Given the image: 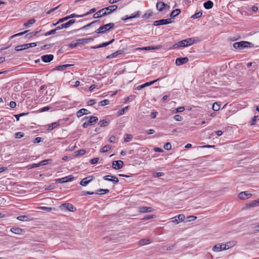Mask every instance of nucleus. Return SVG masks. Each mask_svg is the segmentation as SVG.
<instances>
[{"instance_id": "4", "label": "nucleus", "mask_w": 259, "mask_h": 259, "mask_svg": "<svg viewBox=\"0 0 259 259\" xmlns=\"http://www.w3.org/2000/svg\"><path fill=\"white\" fill-rule=\"evenodd\" d=\"M172 22L171 18H168L166 19H160L154 22L153 25L154 26H159L162 25H166L170 24Z\"/></svg>"}, {"instance_id": "16", "label": "nucleus", "mask_w": 259, "mask_h": 259, "mask_svg": "<svg viewBox=\"0 0 259 259\" xmlns=\"http://www.w3.org/2000/svg\"><path fill=\"white\" fill-rule=\"evenodd\" d=\"M42 61L45 63H49L52 61L54 59V56L52 54L45 55L41 57Z\"/></svg>"}, {"instance_id": "24", "label": "nucleus", "mask_w": 259, "mask_h": 259, "mask_svg": "<svg viewBox=\"0 0 259 259\" xmlns=\"http://www.w3.org/2000/svg\"><path fill=\"white\" fill-rule=\"evenodd\" d=\"M213 3L211 1H208L203 4V6L206 9H210L212 8Z\"/></svg>"}, {"instance_id": "18", "label": "nucleus", "mask_w": 259, "mask_h": 259, "mask_svg": "<svg viewBox=\"0 0 259 259\" xmlns=\"http://www.w3.org/2000/svg\"><path fill=\"white\" fill-rule=\"evenodd\" d=\"M153 210V208L151 207L144 206L139 207V211L141 213L150 212Z\"/></svg>"}, {"instance_id": "17", "label": "nucleus", "mask_w": 259, "mask_h": 259, "mask_svg": "<svg viewBox=\"0 0 259 259\" xmlns=\"http://www.w3.org/2000/svg\"><path fill=\"white\" fill-rule=\"evenodd\" d=\"M91 113V112L88 111L87 109L84 108H82L79 110L77 113L76 115L78 117H80L82 116L83 115H87Z\"/></svg>"}, {"instance_id": "40", "label": "nucleus", "mask_w": 259, "mask_h": 259, "mask_svg": "<svg viewBox=\"0 0 259 259\" xmlns=\"http://www.w3.org/2000/svg\"><path fill=\"white\" fill-rule=\"evenodd\" d=\"M164 175H165L164 173L163 172H157L153 173L152 176L154 178H158V177L164 176Z\"/></svg>"}, {"instance_id": "28", "label": "nucleus", "mask_w": 259, "mask_h": 259, "mask_svg": "<svg viewBox=\"0 0 259 259\" xmlns=\"http://www.w3.org/2000/svg\"><path fill=\"white\" fill-rule=\"evenodd\" d=\"M109 192V190L108 189H100L98 190L96 192H95V194H99V195H103L104 194L108 193Z\"/></svg>"}, {"instance_id": "2", "label": "nucleus", "mask_w": 259, "mask_h": 259, "mask_svg": "<svg viewBox=\"0 0 259 259\" xmlns=\"http://www.w3.org/2000/svg\"><path fill=\"white\" fill-rule=\"evenodd\" d=\"M233 46L234 49L241 50L252 48L254 46V44L247 41H241L234 43Z\"/></svg>"}, {"instance_id": "47", "label": "nucleus", "mask_w": 259, "mask_h": 259, "mask_svg": "<svg viewBox=\"0 0 259 259\" xmlns=\"http://www.w3.org/2000/svg\"><path fill=\"white\" fill-rule=\"evenodd\" d=\"M38 31H34V32H30L29 33H28L25 36V37L26 38H30L33 36H35L36 35V34L38 33Z\"/></svg>"}, {"instance_id": "36", "label": "nucleus", "mask_w": 259, "mask_h": 259, "mask_svg": "<svg viewBox=\"0 0 259 259\" xmlns=\"http://www.w3.org/2000/svg\"><path fill=\"white\" fill-rule=\"evenodd\" d=\"M36 45H37L36 43L33 42V43L24 44V45H23V46L24 48V50H25V49H28L29 48L35 47V46H36Z\"/></svg>"}, {"instance_id": "6", "label": "nucleus", "mask_w": 259, "mask_h": 259, "mask_svg": "<svg viewBox=\"0 0 259 259\" xmlns=\"http://www.w3.org/2000/svg\"><path fill=\"white\" fill-rule=\"evenodd\" d=\"M61 209H65L69 211L73 212L76 210L75 207L71 204L69 203H64L60 206Z\"/></svg>"}, {"instance_id": "13", "label": "nucleus", "mask_w": 259, "mask_h": 259, "mask_svg": "<svg viewBox=\"0 0 259 259\" xmlns=\"http://www.w3.org/2000/svg\"><path fill=\"white\" fill-rule=\"evenodd\" d=\"M251 194L248 193L247 191L241 192L238 195L239 198L242 200L248 199L251 197Z\"/></svg>"}, {"instance_id": "35", "label": "nucleus", "mask_w": 259, "mask_h": 259, "mask_svg": "<svg viewBox=\"0 0 259 259\" xmlns=\"http://www.w3.org/2000/svg\"><path fill=\"white\" fill-rule=\"evenodd\" d=\"M85 153V150L84 149H80L75 152V156L77 157L80 155H83Z\"/></svg>"}, {"instance_id": "61", "label": "nucleus", "mask_w": 259, "mask_h": 259, "mask_svg": "<svg viewBox=\"0 0 259 259\" xmlns=\"http://www.w3.org/2000/svg\"><path fill=\"white\" fill-rule=\"evenodd\" d=\"M99 160V158H94L92 159L90 161V162L91 164H96L97 163L98 161Z\"/></svg>"}, {"instance_id": "59", "label": "nucleus", "mask_w": 259, "mask_h": 259, "mask_svg": "<svg viewBox=\"0 0 259 259\" xmlns=\"http://www.w3.org/2000/svg\"><path fill=\"white\" fill-rule=\"evenodd\" d=\"M69 18L68 17V16H66L64 18H61L58 21V23H62L67 20H68Z\"/></svg>"}, {"instance_id": "44", "label": "nucleus", "mask_w": 259, "mask_h": 259, "mask_svg": "<svg viewBox=\"0 0 259 259\" xmlns=\"http://www.w3.org/2000/svg\"><path fill=\"white\" fill-rule=\"evenodd\" d=\"M76 41L77 42L78 45H79L80 44L85 45L87 44L85 38L77 39Z\"/></svg>"}, {"instance_id": "5", "label": "nucleus", "mask_w": 259, "mask_h": 259, "mask_svg": "<svg viewBox=\"0 0 259 259\" xmlns=\"http://www.w3.org/2000/svg\"><path fill=\"white\" fill-rule=\"evenodd\" d=\"M74 179L72 175H69L62 178L58 179L56 180L57 183H64L68 182H71Z\"/></svg>"}, {"instance_id": "60", "label": "nucleus", "mask_w": 259, "mask_h": 259, "mask_svg": "<svg viewBox=\"0 0 259 259\" xmlns=\"http://www.w3.org/2000/svg\"><path fill=\"white\" fill-rule=\"evenodd\" d=\"M78 45L77 44V41L75 43H71L69 44L68 47L71 49H73L77 47Z\"/></svg>"}, {"instance_id": "56", "label": "nucleus", "mask_w": 259, "mask_h": 259, "mask_svg": "<svg viewBox=\"0 0 259 259\" xmlns=\"http://www.w3.org/2000/svg\"><path fill=\"white\" fill-rule=\"evenodd\" d=\"M174 119L176 120V121H182L183 120V117L182 116L180 115H176L174 117Z\"/></svg>"}, {"instance_id": "51", "label": "nucleus", "mask_w": 259, "mask_h": 259, "mask_svg": "<svg viewBox=\"0 0 259 259\" xmlns=\"http://www.w3.org/2000/svg\"><path fill=\"white\" fill-rule=\"evenodd\" d=\"M163 147L165 150H169L171 149V145L169 142H167L164 144Z\"/></svg>"}, {"instance_id": "58", "label": "nucleus", "mask_w": 259, "mask_h": 259, "mask_svg": "<svg viewBox=\"0 0 259 259\" xmlns=\"http://www.w3.org/2000/svg\"><path fill=\"white\" fill-rule=\"evenodd\" d=\"M28 31V30H26V31H24L23 32H20V33H17L16 34H14V35H12L11 36V37L13 38V37H16V36H20V35H23L24 34L27 33Z\"/></svg>"}, {"instance_id": "38", "label": "nucleus", "mask_w": 259, "mask_h": 259, "mask_svg": "<svg viewBox=\"0 0 259 259\" xmlns=\"http://www.w3.org/2000/svg\"><path fill=\"white\" fill-rule=\"evenodd\" d=\"M202 12L200 11V12L195 13L194 15H193L191 16V18L193 19H197V18L201 17L202 16Z\"/></svg>"}, {"instance_id": "20", "label": "nucleus", "mask_w": 259, "mask_h": 259, "mask_svg": "<svg viewBox=\"0 0 259 259\" xmlns=\"http://www.w3.org/2000/svg\"><path fill=\"white\" fill-rule=\"evenodd\" d=\"M11 231L16 234L20 235L23 234V232L24 231L23 229L19 228H16V227H13L11 229Z\"/></svg>"}, {"instance_id": "10", "label": "nucleus", "mask_w": 259, "mask_h": 259, "mask_svg": "<svg viewBox=\"0 0 259 259\" xmlns=\"http://www.w3.org/2000/svg\"><path fill=\"white\" fill-rule=\"evenodd\" d=\"M103 179L106 181L112 182L114 184H116L119 181L118 179L114 176H105L103 177Z\"/></svg>"}, {"instance_id": "30", "label": "nucleus", "mask_w": 259, "mask_h": 259, "mask_svg": "<svg viewBox=\"0 0 259 259\" xmlns=\"http://www.w3.org/2000/svg\"><path fill=\"white\" fill-rule=\"evenodd\" d=\"M180 12H181V10L179 9H177L176 10H174L171 12V13L170 14V17L171 18H174L175 17L178 15Z\"/></svg>"}, {"instance_id": "62", "label": "nucleus", "mask_w": 259, "mask_h": 259, "mask_svg": "<svg viewBox=\"0 0 259 259\" xmlns=\"http://www.w3.org/2000/svg\"><path fill=\"white\" fill-rule=\"evenodd\" d=\"M15 50L16 51H20L23 50H24V48H23V45L16 46L15 47Z\"/></svg>"}, {"instance_id": "11", "label": "nucleus", "mask_w": 259, "mask_h": 259, "mask_svg": "<svg viewBox=\"0 0 259 259\" xmlns=\"http://www.w3.org/2000/svg\"><path fill=\"white\" fill-rule=\"evenodd\" d=\"M123 162L120 160L113 161L112 162V167L115 169H119L122 167Z\"/></svg>"}, {"instance_id": "45", "label": "nucleus", "mask_w": 259, "mask_h": 259, "mask_svg": "<svg viewBox=\"0 0 259 259\" xmlns=\"http://www.w3.org/2000/svg\"><path fill=\"white\" fill-rule=\"evenodd\" d=\"M111 149V146L109 145H105L104 146L102 150H101V152H106L110 150Z\"/></svg>"}, {"instance_id": "37", "label": "nucleus", "mask_w": 259, "mask_h": 259, "mask_svg": "<svg viewBox=\"0 0 259 259\" xmlns=\"http://www.w3.org/2000/svg\"><path fill=\"white\" fill-rule=\"evenodd\" d=\"M160 48H161V47L160 46H157L144 47L143 48V50H155V49L158 50Z\"/></svg>"}, {"instance_id": "3", "label": "nucleus", "mask_w": 259, "mask_h": 259, "mask_svg": "<svg viewBox=\"0 0 259 259\" xmlns=\"http://www.w3.org/2000/svg\"><path fill=\"white\" fill-rule=\"evenodd\" d=\"M114 26H115V24L113 23H110L106 24L105 25H104L100 27L99 28H98L95 31V32L97 33L104 34V33H106L107 31L113 28Z\"/></svg>"}, {"instance_id": "31", "label": "nucleus", "mask_w": 259, "mask_h": 259, "mask_svg": "<svg viewBox=\"0 0 259 259\" xmlns=\"http://www.w3.org/2000/svg\"><path fill=\"white\" fill-rule=\"evenodd\" d=\"M220 107H221L220 103V102H215L214 103H213L212 108L214 111H217L220 110Z\"/></svg>"}, {"instance_id": "26", "label": "nucleus", "mask_w": 259, "mask_h": 259, "mask_svg": "<svg viewBox=\"0 0 259 259\" xmlns=\"http://www.w3.org/2000/svg\"><path fill=\"white\" fill-rule=\"evenodd\" d=\"M139 16H140V12L138 11L137 12V13L135 15H132V16H131L130 17L126 16L125 18H122L121 19L123 21H125V20H127L128 19H132L133 18H138V17H139Z\"/></svg>"}, {"instance_id": "55", "label": "nucleus", "mask_w": 259, "mask_h": 259, "mask_svg": "<svg viewBox=\"0 0 259 259\" xmlns=\"http://www.w3.org/2000/svg\"><path fill=\"white\" fill-rule=\"evenodd\" d=\"M50 109H51V107L46 106V107H44L40 109L39 111L40 112H43L45 111H47L50 110Z\"/></svg>"}, {"instance_id": "23", "label": "nucleus", "mask_w": 259, "mask_h": 259, "mask_svg": "<svg viewBox=\"0 0 259 259\" xmlns=\"http://www.w3.org/2000/svg\"><path fill=\"white\" fill-rule=\"evenodd\" d=\"M72 66L71 64H64L62 65H59L57 66L54 69V70H60L62 71L63 70H65L66 68H67L69 66Z\"/></svg>"}, {"instance_id": "12", "label": "nucleus", "mask_w": 259, "mask_h": 259, "mask_svg": "<svg viewBox=\"0 0 259 259\" xmlns=\"http://www.w3.org/2000/svg\"><path fill=\"white\" fill-rule=\"evenodd\" d=\"M94 179L93 176H89L83 179L80 182V185L82 186H86Z\"/></svg>"}, {"instance_id": "19", "label": "nucleus", "mask_w": 259, "mask_h": 259, "mask_svg": "<svg viewBox=\"0 0 259 259\" xmlns=\"http://www.w3.org/2000/svg\"><path fill=\"white\" fill-rule=\"evenodd\" d=\"M123 53V51L122 50H118L117 51L108 56L107 58L110 59L117 57L118 56L122 55Z\"/></svg>"}, {"instance_id": "52", "label": "nucleus", "mask_w": 259, "mask_h": 259, "mask_svg": "<svg viewBox=\"0 0 259 259\" xmlns=\"http://www.w3.org/2000/svg\"><path fill=\"white\" fill-rule=\"evenodd\" d=\"M128 108V106H126L125 107L122 108L120 110H119L118 112V115H121L123 114L126 110H127Z\"/></svg>"}, {"instance_id": "25", "label": "nucleus", "mask_w": 259, "mask_h": 259, "mask_svg": "<svg viewBox=\"0 0 259 259\" xmlns=\"http://www.w3.org/2000/svg\"><path fill=\"white\" fill-rule=\"evenodd\" d=\"M36 22V20L32 18L29 19L26 23L24 24V26L25 28H28L31 26L32 24H33Z\"/></svg>"}, {"instance_id": "22", "label": "nucleus", "mask_w": 259, "mask_h": 259, "mask_svg": "<svg viewBox=\"0 0 259 259\" xmlns=\"http://www.w3.org/2000/svg\"><path fill=\"white\" fill-rule=\"evenodd\" d=\"M60 125V122L58 121L52 123L48 125V130L51 131Z\"/></svg>"}, {"instance_id": "29", "label": "nucleus", "mask_w": 259, "mask_h": 259, "mask_svg": "<svg viewBox=\"0 0 259 259\" xmlns=\"http://www.w3.org/2000/svg\"><path fill=\"white\" fill-rule=\"evenodd\" d=\"M109 123V120L106 119H103L99 121L98 124L101 127H104L107 126Z\"/></svg>"}, {"instance_id": "42", "label": "nucleus", "mask_w": 259, "mask_h": 259, "mask_svg": "<svg viewBox=\"0 0 259 259\" xmlns=\"http://www.w3.org/2000/svg\"><path fill=\"white\" fill-rule=\"evenodd\" d=\"M96 10H96V9L95 8H92L91 10H90L86 13H85L84 14H82V16L83 17L87 16H88V15H90L91 14L94 13H95L96 11Z\"/></svg>"}, {"instance_id": "43", "label": "nucleus", "mask_w": 259, "mask_h": 259, "mask_svg": "<svg viewBox=\"0 0 259 259\" xmlns=\"http://www.w3.org/2000/svg\"><path fill=\"white\" fill-rule=\"evenodd\" d=\"M162 78L161 77H160V78H157V79L156 80H152V81H151L150 82H146L145 83H144V85H145V87H148V86H149L152 84H153L154 83H155V82L157 81L158 80H159L160 79H161Z\"/></svg>"}, {"instance_id": "32", "label": "nucleus", "mask_w": 259, "mask_h": 259, "mask_svg": "<svg viewBox=\"0 0 259 259\" xmlns=\"http://www.w3.org/2000/svg\"><path fill=\"white\" fill-rule=\"evenodd\" d=\"M17 220L21 221H29L30 219L28 215H20L17 218Z\"/></svg>"}, {"instance_id": "14", "label": "nucleus", "mask_w": 259, "mask_h": 259, "mask_svg": "<svg viewBox=\"0 0 259 259\" xmlns=\"http://www.w3.org/2000/svg\"><path fill=\"white\" fill-rule=\"evenodd\" d=\"M117 9V6L116 5H112L108 7L103 8V9H104V11H106V15L111 14L112 12L115 11Z\"/></svg>"}, {"instance_id": "21", "label": "nucleus", "mask_w": 259, "mask_h": 259, "mask_svg": "<svg viewBox=\"0 0 259 259\" xmlns=\"http://www.w3.org/2000/svg\"><path fill=\"white\" fill-rule=\"evenodd\" d=\"M166 4L163 2H157L156 4V8L158 11L161 12L164 9L166 8Z\"/></svg>"}, {"instance_id": "7", "label": "nucleus", "mask_w": 259, "mask_h": 259, "mask_svg": "<svg viewBox=\"0 0 259 259\" xmlns=\"http://www.w3.org/2000/svg\"><path fill=\"white\" fill-rule=\"evenodd\" d=\"M75 22V20L74 19H71L68 21L67 22L62 24L61 25L56 27V30H60L63 28H67L69 27L70 26L72 25Z\"/></svg>"}, {"instance_id": "8", "label": "nucleus", "mask_w": 259, "mask_h": 259, "mask_svg": "<svg viewBox=\"0 0 259 259\" xmlns=\"http://www.w3.org/2000/svg\"><path fill=\"white\" fill-rule=\"evenodd\" d=\"M230 248V246L226 247V245L223 246V244H218L213 247L212 250L214 251L219 252L222 250L228 249Z\"/></svg>"}, {"instance_id": "46", "label": "nucleus", "mask_w": 259, "mask_h": 259, "mask_svg": "<svg viewBox=\"0 0 259 259\" xmlns=\"http://www.w3.org/2000/svg\"><path fill=\"white\" fill-rule=\"evenodd\" d=\"M110 103L109 100L107 99L103 100L100 102V105L104 106L108 105Z\"/></svg>"}, {"instance_id": "39", "label": "nucleus", "mask_w": 259, "mask_h": 259, "mask_svg": "<svg viewBox=\"0 0 259 259\" xmlns=\"http://www.w3.org/2000/svg\"><path fill=\"white\" fill-rule=\"evenodd\" d=\"M94 26L93 23H92V22H91V23H90L88 24L87 25H84V26H83L81 27V28H79V29H78L75 30V31H78V30H84V29H87L88 28H89V27H92V26Z\"/></svg>"}, {"instance_id": "64", "label": "nucleus", "mask_w": 259, "mask_h": 259, "mask_svg": "<svg viewBox=\"0 0 259 259\" xmlns=\"http://www.w3.org/2000/svg\"><path fill=\"white\" fill-rule=\"evenodd\" d=\"M184 110H185L184 107H180L176 109V111L175 112V113L182 112L184 111Z\"/></svg>"}, {"instance_id": "57", "label": "nucleus", "mask_w": 259, "mask_h": 259, "mask_svg": "<svg viewBox=\"0 0 259 259\" xmlns=\"http://www.w3.org/2000/svg\"><path fill=\"white\" fill-rule=\"evenodd\" d=\"M258 117V115H255L253 118L252 119V120L250 122L251 125H254L256 123V119Z\"/></svg>"}, {"instance_id": "33", "label": "nucleus", "mask_w": 259, "mask_h": 259, "mask_svg": "<svg viewBox=\"0 0 259 259\" xmlns=\"http://www.w3.org/2000/svg\"><path fill=\"white\" fill-rule=\"evenodd\" d=\"M133 138V137L132 135L125 134L124 136V141L125 142H129L132 140Z\"/></svg>"}, {"instance_id": "1", "label": "nucleus", "mask_w": 259, "mask_h": 259, "mask_svg": "<svg viewBox=\"0 0 259 259\" xmlns=\"http://www.w3.org/2000/svg\"><path fill=\"white\" fill-rule=\"evenodd\" d=\"M194 42V39L193 38H189L175 43L170 49H176L180 47H186L193 44Z\"/></svg>"}, {"instance_id": "41", "label": "nucleus", "mask_w": 259, "mask_h": 259, "mask_svg": "<svg viewBox=\"0 0 259 259\" xmlns=\"http://www.w3.org/2000/svg\"><path fill=\"white\" fill-rule=\"evenodd\" d=\"M259 205V199L258 200H253L249 204V206L254 207Z\"/></svg>"}, {"instance_id": "54", "label": "nucleus", "mask_w": 259, "mask_h": 259, "mask_svg": "<svg viewBox=\"0 0 259 259\" xmlns=\"http://www.w3.org/2000/svg\"><path fill=\"white\" fill-rule=\"evenodd\" d=\"M50 160V159H46V160L41 161L39 162H38V165H39V166H42V165H45L48 163V162Z\"/></svg>"}, {"instance_id": "53", "label": "nucleus", "mask_w": 259, "mask_h": 259, "mask_svg": "<svg viewBox=\"0 0 259 259\" xmlns=\"http://www.w3.org/2000/svg\"><path fill=\"white\" fill-rule=\"evenodd\" d=\"M58 30H56V28L54 29H52V30H51L50 31L46 32L45 34V36H48V35H51V34H55L56 31H57Z\"/></svg>"}, {"instance_id": "49", "label": "nucleus", "mask_w": 259, "mask_h": 259, "mask_svg": "<svg viewBox=\"0 0 259 259\" xmlns=\"http://www.w3.org/2000/svg\"><path fill=\"white\" fill-rule=\"evenodd\" d=\"M68 17L69 19L73 18H80L83 17L82 15H77L75 14H72L69 16H68Z\"/></svg>"}, {"instance_id": "15", "label": "nucleus", "mask_w": 259, "mask_h": 259, "mask_svg": "<svg viewBox=\"0 0 259 259\" xmlns=\"http://www.w3.org/2000/svg\"><path fill=\"white\" fill-rule=\"evenodd\" d=\"M106 15V11H104V9H102L101 10H99L97 12L95 13L93 15V18L95 19L96 18H99L105 16Z\"/></svg>"}, {"instance_id": "48", "label": "nucleus", "mask_w": 259, "mask_h": 259, "mask_svg": "<svg viewBox=\"0 0 259 259\" xmlns=\"http://www.w3.org/2000/svg\"><path fill=\"white\" fill-rule=\"evenodd\" d=\"M24 133L22 132H17L15 134V137L16 139H20L24 137Z\"/></svg>"}, {"instance_id": "27", "label": "nucleus", "mask_w": 259, "mask_h": 259, "mask_svg": "<svg viewBox=\"0 0 259 259\" xmlns=\"http://www.w3.org/2000/svg\"><path fill=\"white\" fill-rule=\"evenodd\" d=\"M98 120V118L96 116H90L88 121L91 125L95 124Z\"/></svg>"}, {"instance_id": "34", "label": "nucleus", "mask_w": 259, "mask_h": 259, "mask_svg": "<svg viewBox=\"0 0 259 259\" xmlns=\"http://www.w3.org/2000/svg\"><path fill=\"white\" fill-rule=\"evenodd\" d=\"M150 243V241L149 239H143L139 241V244L140 245H144L146 244H149Z\"/></svg>"}, {"instance_id": "9", "label": "nucleus", "mask_w": 259, "mask_h": 259, "mask_svg": "<svg viewBox=\"0 0 259 259\" xmlns=\"http://www.w3.org/2000/svg\"><path fill=\"white\" fill-rule=\"evenodd\" d=\"M189 61V59L187 57L178 58L176 60V64L177 66L182 65L187 63Z\"/></svg>"}, {"instance_id": "50", "label": "nucleus", "mask_w": 259, "mask_h": 259, "mask_svg": "<svg viewBox=\"0 0 259 259\" xmlns=\"http://www.w3.org/2000/svg\"><path fill=\"white\" fill-rule=\"evenodd\" d=\"M177 217L179 222H183L185 219V216L183 214H179Z\"/></svg>"}, {"instance_id": "63", "label": "nucleus", "mask_w": 259, "mask_h": 259, "mask_svg": "<svg viewBox=\"0 0 259 259\" xmlns=\"http://www.w3.org/2000/svg\"><path fill=\"white\" fill-rule=\"evenodd\" d=\"M155 218V215L154 214L147 215L145 217V218H144V220H149V219H153V218Z\"/></svg>"}]
</instances>
